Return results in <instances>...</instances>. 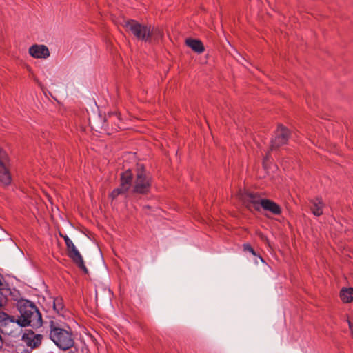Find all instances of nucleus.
Listing matches in <instances>:
<instances>
[{"instance_id":"1","label":"nucleus","mask_w":353,"mask_h":353,"mask_svg":"<svg viewBox=\"0 0 353 353\" xmlns=\"http://www.w3.org/2000/svg\"><path fill=\"white\" fill-rule=\"evenodd\" d=\"M19 310L21 315L16 319L18 329L28 325L32 327H39L41 326V314L38 308L32 302L26 301L20 303Z\"/></svg>"},{"instance_id":"2","label":"nucleus","mask_w":353,"mask_h":353,"mask_svg":"<svg viewBox=\"0 0 353 353\" xmlns=\"http://www.w3.org/2000/svg\"><path fill=\"white\" fill-rule=\"evenodd\" d=\"M125 27L130 30L137 39L148 41L153 34H157V38H161L163 33L159 29L151 30L150 26H143L135 21H128Z\"/></svg>"},{"instance_id":"3","label":"nucleus","mask_w":353,"mask_h":353,"mask_svg":"<svg viewBox=\"0 0 353 353\" xmlns=\"http://www.w3.org/2000/svg\"><path fill=\"white\" fill-rule=\"evenodd\" d=\"M50 337L56 345L63 350L71 348L74 343L70 332L53 325L51 326Z\"/></svg>"},{"instance_id":"4","label":"nucleus","mask_w":353,"mask_h":353,"mask_svg":"<svg viewBox=\"0 0 353 353\" xmlns=\"http://www.w3.org/2000/svg\"><path fill=\"white\" fill-rule=\"evenodd\" d=\"M236 196L250 210H265V199L261 198L257 194L239 191Z\"/></svg>"},{"instance_id":"5","label":"nucleus","mask_w":353,"mask_h":353,"mask_svg":"<svg viewBox=\"0 0 353 353\" xmlns=\"http://www.w3.org/2000/svg\"><path fill=\"white\" fill-rule=\"evenodd\" d=\"M151 188V177L143 169H139L134 182V192L139 194H147Z\"/></svg>"},{"instance_id":"6","label":"nucleus","mask_w":353,"mask_h":353,"mask_svg":"<svg viewBox=\"0 0 353 353\" xmlns=\"http://www.w3.org/2000/svg\"><path fill=\"white\" fill-rule=\"evenodd\" d=\"M17 330V323L14 316L0 311V331L5 334L14 335Z\"/></svg>"},{"instance_id":"7","label":"nucleus","mask_w":353,"mask_h":353,"mask_svg":"<svg viewBox=\"0 0 353 353\" xmlns=\"http://www.w3.org/2000/svg\"><path fill=\"white\" fill-rule=\"evenodd\" d=\"M9 158L6 151L0 149V182L4 185L10 184L12 178L8 170Z\"/></svg>"},{"instance_id":"8","label":"nucleus","mask_w":353,"mask_h":353,"mask_svg":"<svg viewBox=\"0 0 353 353\" xmlns=\"http://www.w3.org/2000/svg\"><path fill=\"white\" fill-rule=\"evenodd\" d=\"M43 336L37 334L31 330H26L21 336V341L31 349L37 348L41 344Z\"/></svg>"},{"instance_id":"9","label":"nucleus","mask_w":353,"mask_h":353,"mask_svg":"<svg viewBox=\"0 0 353 353\" xmlns=\"http://www.w3.org/2000/svg\"><path fill=\"white\" fill-rule=\"evenodd\" d=\"M65 245L68 252V256L79 266V268L86 272L88 270L85 265L83 257L73 243L72 241L70 240L69 242L65 243Z\"/></svg>"},{"instance_id":"10","label":"nucleus","mask_w":353,"mask_h":353,"mask_svg":"<svg viewBox=\"0 0 353 353\" xmlns=\"http://www.w3.org/2000/svg\"><path fill=\"white\" fill-rule=\"evenodd\" d=\"M289 130L282 125H279L275 133V137L271 141V150L276 149L285 144L289 139Z\"/></svg>"},{"instance_id":"11","label":"nucleus","mask_w":353,"mask_h":353,"mask_svg":"<svg viewBox=\"0 0 353 353\" xmlns=\"http://www.w3.org/2000/svg\"><path fill=\"white\" fill-rule=\"evenodd\" d=\"M29 54L35 59H47L50 57L48 48L43 44H34L28 49Z\"/></svg>"},{"instance_id":"12","label":"nucleus","mask_w":353,"mask_h":353,"mask_svg":"<svg viewBox=\"0 0 353 353\" xmlns=\"http://www.w3.org/2000/svg\"><path fill=\"white\" fill-rule=\"evenodd\" d=\"M323 202L320 198H316L315 199L310 201V209L312 213L316 216H319L323 214Z\"/></svg>"},{"instance_id":"13","label":"nucleus","mask_w":353,"mask_h":353,"mask_svg":"<svg viewBox=\"0 0 353 353\" xmlns=\"http://www.w3.org/2000/svg\"><path fill=\"white\" fill-rule=\"evenodd\" d=\"M186 45L197 53H202L204 51V46L202 42L198 39H187Z\"/></svg>"},{"instance_id":"14","label":"nucleus","mask_w":353,"mask_h":353,"mask_svg":"<svg viewBox=\"0 0 353 353\" xmlns=\"http://www.w3.org/2000/svg\"><path fill=\"white\" fill-rule=\"evenodd\" d=\"M53 308L56 312L64 316L66 312V310L63 305V301L61 297L57 296L53 299Z\"/></svg>"},{"instance_id":"15","label":"nucleus","mask_w":353,"mask_h":353,"mask_svg":"<svg viewBox=\"0 0 353 353\" xmlns=\"http://www.w3.org/2000/svg\"><path fill=\"white\" fill-rule=\"evenodd\" d=\"M132 183V173L130 170H127L121 174V185L123 189L129 190Z\"/></svg>"},{"instance_id":"16","label":"nucleus","mask_w":353,"mask_h":353,"mask_svg":"<svg viewBox=\"0 0 353 353\" xmlns=\"http://www.w3.org/2000/svg\"><path fill=\"white\" fill-rule=\"evenodd\" d=\"M266 211L271 212L274 215H279L281 214V208L275 202L266 199Z\"/></svg>"},{"instance_id":"17","label":"nucleus","mask_w":353,"mask_h":353,"mask_svg":"<svg viewBox=\"0 0 353 353\" xmlns=\"http://www.w3.org/2000/svg\"><path fill=\"white\" fill-rule=\"evenodd\" d=\"M353 288H343L340 292V297L344 303H350L353 300Z\"/></svg>"},{"instance_id":"18","label":"nucleus","mask_w":353,"mask_h":353,"mask_svg":"<svg viewBox=\"0 0 353 353\" xmlns=\"http://www.w3.org/2000/svg\"><path fill=\"white\" fill-rule=\"evenodd\" d=\"M10 293V289L7 285L0 287V307L6 303L7 296Z\"/></svg>"},{"instance_id":"19","label":"nucleus","mask_w":353,"mask_h":353,"mask_svg":"<svg viewBox=\"0 0 353 353\" xmlns=\"http://www.w3.org/2000/svg\"><path fill=\"white\" fill-rule=\"evenodd\" d=\"M243 250L245 252H250V254H252V256H254V261L255 262V263H258V259H259L262 263H265V261L263 260V257L261 256H258L254 250L251 247V245L248 243H245L243 245Z\"/></svg>"},{"instance_id":"20","label":"nucleus","mask_w":353,"mask_h":353,"mask_svg":"<svg viewBox=\"0 0 353 353\" xmlns=\"http://www.w3.org/2000/svg\"><path fill=\"white\" fill-rule=\"evenodd\" d=\"M128 190L123 189V188L120 185L119 188L114 189L112 193L110 194V197L112 200L115 199L119 195L125 194Z\"/></svg>"},{"instance_id":"21","label":"nucleus","mask_w":353,"mask_h":353,"mask_svg":"<svg viewBox=\"0 0 353 353\" xmlns=\"http://www.w3.org/2000/svg\"><path fill=\"white\" fill-rule=\"evenodd\" d=\"M59 235L61 237H62L64 239V241L65 243H67L68 242H69L71 240L67 235H64L61 233H59Z\"/></svg>"},{"instance_id":"22","label":"nucleus","mask_w":353,"mask_h":353,"mask_svg":"<svg viewBox=\"0 0 353 353\" xmlns=\"http://www.w3.org/2000/svg\"><path fill=\"white\" fill-rule=\"evenodd\" d=\"M347 323H348L349 328L351 331V334L353 337V322H352L350 320L347 319Z\"/></svg>"},{"instance_id":"23","label":"nucleus","mask_w":353,"mask_h":353,"mask_svg":"<svg viewBox=\"0 0 353 353\" xmlns=\"http://www.w3.org/2000/svg\"><path fill=\"white\" fill-rule=\"evenodd\" d=\"M6 285H6V283H5L3 282V276L0 274V287H1V286H6Z\"/></svg>"},{"instance_id":"24","label":"nucleus","mask_w":353,"mask_h":353,"mask_svg":"<svg viewBox=\"0 0 353 353\" xmlns=\"http://www.w3.org/2000/svg\"><path fill=\"white\" fill-rule=\"evenodd\" d=\"M264 163H265V161H264V160H263V161H262V164H263V165H264Z\"/></svg>"}]
</instances>
